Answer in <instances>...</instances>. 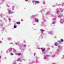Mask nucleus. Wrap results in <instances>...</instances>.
I'll return each mask as SVG.
<instances>
[{"mask_svg":"<svg viewBox=\"0 0 64 64\" xmlns=\"http://www.w3.org/2000/svg\"><path fill=\"white\" fill-rule=\"evenodd\" d=\"M63 10V9L61 8L60 9H58L56 10V14H59L61 12H62V11Z\"/></svg>","mask_w":64,"mask_h":64,"instance_id":"nucleus-1","label":"nucleus"},{"mask_svg":"<svg viewBox=\"0 0 64 64\" xmlns=\"http://www.w3.org/2000/svg\"><path fill=\"white\" fill-rule=\"evenodd\" d=\"M64 22V19L62 18L60 20V23H61V24H62Z\"/></svg>","mask_w":64,"mask_h":64,"instance_id":"nucleus-2","label":"nucleus"},{"mask_svg":"<svg viewBox=\"0 0 64 64\" xmlns=\"http://www.w3.org/2000/svg\"><path fill=\"white\" fill-rule=\"evenodd\" d=\"M8 13L10 14H11L12 13V12H11V9L9 8L8 9Z\"/></svg>","mask_w":64,"mask_h":64,"instance_id":"nucleus-3","label":"nucleus"},{"mask_svg":"<svg viewBox=\"0 0 64 64\" xmlns=\"http://www.w3.org/2000/svg\"><path fill=\"white\" fill-rule=\"evenodd\" d=\"M34 21H35V22L38 23L39 22V20L37 18H36L34 19Z\"/></svg>","mask_w":64,"mask_h":64,"instance_id":"nucleus-4","label":"nucleus"},{"mask_svg":"<svg viewBox=\"0 0 64 64\" xmlns=\"http://www.w3.org/2000/svg\"><path fill=\"white\" fill-rule=\"evenodd\" d=\"M47 32L49 34H52L53 33V30H52L50 32L48 31Z\"/></svg>","mask_w":64,"mask_h":64,"instance_id":"nucleus-5","label":"nucleus"},{"mask_svg":"<svg viewBox=\"0 0 64 64\" xmlns=\"http://www.w3.org/2000/svg\"><path fill=\"white\" fill-rule=\"evenodd\" d=\"M48 58V56L47 55H46L44 56V60H45L46 59H47Z\"/></svg>","mask_w":64,"mask_h":64,"instance_id":"nucleus-6","label":"nucleus"},{"mask_svg":"<svg viewBox=\"0 0 64 64\" xmlns=\"http://www.w3.org/2000/svg\"><path fill=\"white\" fill-rule=\"evenodd\" d=\"M41 50H42V52H43L45 51V49L43 48H41Z\"/></svg>","mask_w":64,"mask_h":64,"instance_id":"nucleus-7","label":"nucleus"},{"mask_svg":"<svg viewBox=\"0 0 64 64\" xmlns=\"http://www.w3.org/2000/svg\"><path fill=\"white\" fill-rule=\"evenodd\" d=\"M17 61H19V62H21L22 61V60L21 59H18L17 60Z\"/></svg>","mask_w":64,"mask_h":64,"instance_id":"nucleus-8","label":"nucleus"},{"mask_svg":"<svg viewBox=\"0 0 64 64\" xmlns=\"http://www.w3.org/2000/svg\"><path fill=\"white\" fill-rule=\"evenodd\" d=\"M52 20L53 21H56V18H53L52 19Z\"/></svg>","mask_w":64,"mask_h":64,"instance_id":"nucleus-9","label":"nucleus"},{"mask_svg":"<svg viewBox=\"0 0 64 64\" xmlns=\"http://www.w3.org/2000/svg\"><path fill=\"white\" fill-rule=\"evenodd\" d=\"M14 7H15V6H13L12 7V10H14Z\"/></svg>","mask_w":64,"mask_h":64,"instance_id":"nucleus-10","label":"nucleus"},{"mask_svg":"<svg viewBox=\"0 0 64 64\" xmlns=\"http://www.w3.org/2000/svg\"><path fill=\"white\" fill-rule=\"evenodd\" d=\"M12 48H9L8 50L10 51H12Z\"/></svg>","mask_w":64,"mask_h":64,"instance_id":"nucleus-11","label":"nucleus"},{"mask_svg":"<svg viewBox=\"0 0 64 64\" xmlns=\"http://www.w3.org/2000/svg\"><path fill=\"white\" fill-rule=\"evenodd\" d=\"M56 23V21H53L52 22V24H55Z\"/></svg>","mask_w":64,"mask_h":64,"instance_id":"nucleus-12","label":"nucleus"},{"mask_svg":"<svg viewBox=\"0 0 64 64\" xmlns=\"http://www.w3.org/2000/svg\"><path fill=\"white\" fill-rule=\"evenodd\" d=\"M36 3H37V4H38L40 3V2L38 1H36L35 2Z\"/></svg>","mask_w":64,"mask_h":64,"instance_id":"nucleus-13","label":"nucleus"},{"mask_svg":"<svg viewBox=\"0 0 64 64\" xmlns=\"http://www.w3.org/2000/svg\"><path fill=\"white\" fill-rule=\"evenodd\" d=\"M50 14V12L49 11H47L46 12V15H48Z\"/></svg>","mask_w":64,"mask_h":64,"instance_id":"nucleus-14","label":"nucleus"},{"mask_svg":"<svg viewBox=\"0 0 64 64\" xmlns=\"http://www.w3.org/2000/svg\"><path fill=\"white\" fill-rule=\"evenodd\" d=\"M57 42H56L54 44V45L55 46H57Z\"/></svg>","mask_w":64,"mask_h":64,"instance_id":"nucleus-15","label":"nucleus"},{"mask_svg":"<svg viewBox=\"0 0 64 64\" xmlns=\"http://www.w3.org/2000/svg\"><path fill=\"white\" fill-rule=\"evenodd\" d=\"M17 55H18V56H20V55H21V54L20 53H19Z\"/></svg>","mask_w":64,"mask_h":64,"instance_id":"nucleus-16","label":"nucleus"},{"mask_svg":"<svg viewBox=\"0 0 64 64\" xmlns=\"http://www.w3.org/2000/svg\"><path fill=\"white\" fill-rule=\"evenodd\" d=\"M40 31H41V32H44V30L42 29H40Z\"/></svg>","mask_w":64,"mask_h":64,"instance_id":"nucleus-17","label":"nucleus"},{"mask_svg":"<svg viewBox=\"0 0 64 64\" xmlns=\"http://www.w3.org/2000/svg\"><path fill=\"white\" fill-rule=\"evenodd\" d=\"M40 38L41 39H42V38H43V36L42 35H41L40 36Z\"/></svg>","mask_w":64,"mask_h":64,"instance_id":"nucleus-18","label":"nucleus"},{"mask_svg":"<svg viewBox=\"0 0 64 64\" xmlns=\"http://www.w3.org/2000/svg\"><path fill=\"white\" fill-rule=\"evenodd\" d=\"M26 46H27V45L26 44H24L23 45V46L24 47H26Z\"/></svg>","mask_w":64,"mask_h":64,"instance_id":"nucleus-19","label":"nucleus"},{"mask_svg":"<svg viewBox=\"0 0 64 64\" xmlns=\"http://www.w3.org/2000/svg\"><path fill=\"white\" fill-rule=\"evenodd\" d=\"M12 64H16V63L15 61H14L12 63Z\"/></svg>","mask_w":64,"mask_h":64,"instance_id":"nucleus-20","label":"nucleus"},{"mask_svg":"<svg viewBox=\"0 0 64 64\" xmlns=\"http://www.w3.org/2000/svg\"><path fill=\"white\" fill-rule=\"evenodd\" d=\"M57 17H58V18H60V17H61V16L60 15H58L57 16Z\"/></svg>","mask_w":64,"mask_h":64,"instance_id":"nucleus-21","label":"nucleus"},{"mask_svg":"<svg viewBox=\"0 0 64 64\" xmlns=\"http://www.w3.org/2000/svg\"><path fill=\"white\" fill-rule=\"evenodd\" d=\"M60 42H63V40L62 39H60Z\"/></svg>","mask_w":64,"mask_h":64,"instance_id":"nucleus-22","label":"nucleus"},{"mask_svg":"<svg viewBox=\"0 0 64 64\" xmlns=\"http://www.w3.org/2000/svg\"><path fill=\"white\" fill-rule=\"evenodd\" d=\"M43 4H45V1L44 0L43 1Z\"/></svg>","mask_w":64,"mask_h":64,"instance_id":"nucleus-23","label":"nucleus"},{"mask_svg":"<svg viewBox=\"0 0 64 64\" xmlns=\"http://www.w3.org/2000/svg\"><path fill=\"white\" fill-rule=\"evenodd\" d=\"M14 55V54H13V53H11L10 54V55Z\"/></svg>","mask_w":64,"mask_h":64,"instance_id":"nucleus-24","label":"nucleus"},{"mask_svg":"<svg viewBox=\"0 0 64 64\" xmlns=\"http://www.w3.org/2000/svg\"><path fill=\"white\" fill-rule=\"evenodd\" d=\"M16 23L17 24H20V22H16Z\"/></svg>","mask_w":64,"mask_h":64,"instance_id":"nucleus-25","label":"nucleus"},{"mask_svg":"<svg viewBox=\"0 0 64 64\" xmlns=\"http://www.w3.org/2000/svg\"><path fill=\"white\" fill-rule=\"evenodd\" d=\"M36 2V1H35L34 0H32V2L33 3H35Z\"/></svg>","mask_w":64,"mask_h":64,"instance_id":"nucleus-26","label":"nucleus"},{"mask_svg":"<svg viewBox=\"0 0 64 64\" xmlns=\"http://www.w3.org/2000/svg\"><path fill=\"white\" fill-rule=\"evenodd\" d=\"M11 38H8V40H11Z\"/></svg>","mask_w":64,"mask_h":64,"instance_id":"nucleus-27","label":"nucleus"},{"mask_svg":"<svg viewBox=\"0 0 64 64\" xmlns=\"http://www.w3.org/2000/svg\"><path fill=\"white\" fill-rule=\"evenodd\" d=\"M61 41H58V42H59V43H61Z\"/></svg>","mask_w":64,"mask_h":64,"instance_id":"nucleus-28","label":"nucleus"},{"mask_svg":"<svg viewBox=\"0 0 64 64\" xmlns=\"http://www.w3.org/2000/svg\"><path fill=\"white\" fill-rule=\"evenodd\" d=\"M32 18H34V16H32Z\"/></svg>","mask_w":64,"mask_h":64,"instance_id":"nucleus-29","label":"nucleus"},{"mask_svg":"<svg viewBox=\"0 0 64 64\" xmlns=\"http://www.w3.org/2000/svg\"><path fill=\"white\" fill-rule=\"evenodd\" d=\"M60 16H63V14H61L60 15Z\"/></svg>","mask_w":64,"mask_h":64,"instance_id":"nucleus-30","label":"nucleus"},{"mask_svg":"<svg viewBox=\"0 0 64 64\" xmlns=\"http://www.w3.org/2000/svg\"><path fill=\"white\" fill-rule=\"evenodd\" d=\"M14 28H16V26H14Z\"/></svg>","mask_w":64,"mask_h":64,"instance_id":"nucleus-31","label":"nucleus"},{"mask_svg":"<svg viewBox=\"0 0 64 64\" xmlns=\"http://www.w3.org/2000/svg\"><path fill=\"white\" fill-rule=\"evenodd\" d=\"M40 12H42V10H40Z\"/></svg>","mask_w":64,"mask_h":64,"instance_id":"nucleus-32","label":"nucleus"},{"mask_svg":"<svg viewBox=\"0 0 64 64\" xmlns=\"http://www.w3.org/2000/svg\"><path fill=\"white\" fill-rule=\"evenodd\" d=\"M25 1H26V2H27L28 1V0H25Z\"/></svg>","mask_w":64,"mask_h":64,"instance_id":"nucleus-33","label":"nucleus"},{"mask_svg":"<svg viewBox=\"0 0 64 64\" xmlns=\"http://www.w3.org/2000/svg\"><path fill=\"white\" fill-rule=\"evenodd\" d=\"M2 43V42L1 41H0V43L1 44V43Z\"/></svg>","mask_w":64,"mask_h":64,"instance_id":"nucleus-34","label":"nucleus"},{"mask_svg":"<svg viewBox=\"0 0 64 64\" xmlns=\"http://www.w3.org/2000/svg\"><path fill=\"white\" fill-rule=\"evenodd\" d=\"M61 47V46H58V48H60V47Z\"/></svg>","mask_w":64,"mask_h":64,"instance_id":"nucleus-35","label":"nucleus"},{"mask_svg":"<svg viewBox=\"0 0 64 64\" xmlns=\"http://www.w3.org/2000/svg\"><path fill=\"white\" fill-rule=\"evenodd\" d=\"M8 53V50H7L6 52V53Z\"/></svg>","mask_w":64,"mask_h":64,"instance_id":"nucleus-36","label":"nucleus"},{"mask_svg":"<svg viewBox=\"0 0 64 64\" xmlns=\"http://www.w3.org/2000/svg\"><path fill=\"white\" fill-rule=\"evenodd\" d=\"M10 44H13V43H12V42H11V43H10Z\"/></svg>","mask_w":64,"mask_h":64,"instance_id":"nucleus-37","label":"nucleus"},{"mask_svg":"<svg viewBox=\"0 0 64 64\" xmlns=\"http://www.w3.org/2000/svg\"><path fill=\"white\" fill-rule=\"evenodd\" d=\"M52 57H55V56H52Z\"/></svg>","mask_w":64,"mask_h":64,"instance_id":"nucleus-38","label":"nucleus"},{"mask_svg":"<svg viewBox=\"0 0 64 64\" xmlns=\"http://www.w3.org/2000/svg\"><path fill=\"white\" fill-rule=\"evenodd\" d=\"M8 20L9 21H10V20H11V19L10 18L8 19Z\"/></svg>","mask_w":64,"mask_h":64,"instance_id":"nucleus-39","label":"nucleus"},{"mask_svg":"<svg viewBox=\"0 0 64 64\" xmlns=\"http://www.w3.org/2000/svg\"><path fill=\"white\" fill-rule=\"evenodd\" d=\"M57 51H59V50H58V49H57Z\"/></svg>","mask_w":64,"mask_h":64,"instance_id":"nucleus-40","label":"nucleus"},{"mask_svg":"<svg viewBox=\"0 0 64 64\" xmlns=\"http://www.w3.org/2000/svg\"><path fill=\"white\" fill-rule=\"evenodd\" d=\"M52 64H56V63H53Z\"/></svg>","mask_w":64,"mask_h":64,"instance_id":"nucleus-41","label":"nucleus"},{"mask_svg":"<svg viewBox=\"0 0 64 64\" xmlns=\"http://www.w3.org/2000/svg\"><path fill=\"white\" fill-rule=\"evenodd\" d=\"M13 51H14V52H15V50H13Z\"/></svg>","mask_w":64,"mask_h":64,"instance_id":"nucleus-42","label":"nucleus"},{"mask_svg":"<svg viewBox=\"0 0 64 64\" xmlns=\"http://www.w3.org/2000/svg\"><path fill=\"white\" fill-rule=\"evenodd\" d=\"M15 44H16V45H17V43H15Z\"/></svg>","mask_w":64,"mask_h":64,"instance_id":"nucleus-43","label":"nucleus"},{"mask_svg":"<svg viewBox=\"0 0 64 64\" xmlns=\"http://www.w3.org/2000/svg\"><path fill=\"white\" fill-rule=\"evenodd\" d=\"M34 56H35V54H34Z\"/></svg>","mask_w":64,"mask_h":64,"instance_id":"nucleus-44","label":"nucleus"},{"mask_svg":"<svg viewBox=\"0 0 64 64\" xmlns=\"http://www.w3.org/2000/svg\"><path fill=\"white\" fill-rule=\"evenodd\" d=\"M24 42L25 43H26V42H25V41H24Z\"/></svg>","mask_w":64,"mask_h":64,"instance_id":"nucleus-45","label":"nucleus"},{"mask_svg":"<svg viewBox=\"0 0 64 64\" xmlns=\"http://www.w3.org/2000/svg\"><path fill=\"white\" fill-rule=\"evenodd\" d=\"M1 56H0V59H1Z\"/></svg>","mask_w":64,"mask_h":64,"instance_id":"nucleus-46","label":"nucleus"},{"mask_svg":"<svg viewBox=\"0 0 64 64\" xmlns=\"http://www.w3.org/2000/svg\"><path fill=\"white\" fill-rule=\"evenodd\" d=\"M52 15H51V17H52Z\"/></svg>","mask_w":64,"mask_h":64,"instance_id":"nucleus-47","label":"nucleus"},{"mask_svg":"<svg viewBox=\"0 0 64 64\" xmlns=\"http://www.w3.org/2000/svg\"><path fill=\"white\" fill-rule=\"evenodd\" d=\"M42 10H44V8H42Z\"/></svg>","mask_w":64,"mask_h":64,"instance_id":"nucleus-48","label":"nucleus"},{"mask_svg":"<svg viewBox=\"0 0 64 64\" xmlns=\"http://www.w3.org/2000/svg\"><path fill=\"white\" fill-rule=\"evenodd\" d=\"M61 5V4H59V5Z\"/></svg>","mask_w":64,"mask_h":64,"instance_id":"nucleus-49","label":"nucleus"},{"mask_svg":"<svg viewBox=\"0 0 64 64\" xmlns=\"http://www.w3.org/2000/svg\"><path fill=\"white\" fill-rule=\"evenodd\" d=\"M63 58H64V56H63Z\"/></svg>","mask_w":64,"mask_h":64,"instance_id":"nucleus-50","label":"nucleus"},{"mask_svg":"<svg viewBox=\"0 0 64 64\" xmlns=\"http://www.w3.org/2000/svg\"><path fill=\"white\" fill-rule=\"evenodd\" d=\"M24 60L25 61V59Z\"/></svg>","mask_w":64,"mask_h":64,"instance_id":"nucleus-51","label":"nucleus"},{"mask_svg":"<svg viewBox=\"0 0 64 64\" xmlns=\"http://www.w3.org/2000/svg\"><path fill=\"white\" fill-rule=\"evenodd\" d=\"M1 14H0V15H1Z\"/></svg>","mask_w":64,"mask_h":64,"instance_id":"nucleus-52","label":"nucleus"},{"mask_svg":"<svg viewBox=\"0 0 64 64\" xmlns=\"http://www.w3.org/2000/svg\"><path fill=\"white\" fill-rule=\"evenodd\" d=\"M8 7H9V6H8Z\"/></svg>","mask_w":64,"mask_h":64,"instance_id":"nucleus-53","label":"nucleus"},{"mask_svg":"<svg viewBox=\"0 0 64 64\" xmlns=\"http://www.w3.org/2000/svg\"><path fill=\"white\" fill-rule=\"evenodd\" d=\"M2 40H3V38H2Z\"/></svg>","mask_w":64,"mask_h":64,"instance_id":"nucleus-54","label":"nucleus"}]
</instances>
